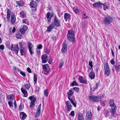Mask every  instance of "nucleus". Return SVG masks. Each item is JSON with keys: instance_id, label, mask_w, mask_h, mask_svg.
<instances>
[{"instance_id": "obj_1", "label": "nucleus", "mask_w": 120, "mask_h": 120, "mask_svg": "<svg viewBox=\"0 0 120 120\" xmlns=\"http://www.w3.org/2000/svg\"><path fill=\"white\" fill-rule=\"evenodd\" d=\"M109 106L111 107L110 111L111 114V116L114 117V114L117 109V107L114 103L113 100L112 99H110L109 101Z\"/></svg>"}, {"instance_id": "obj_2", "label": "nucleus", "mask_w": 120, "mask_h": 120, "mask_svg": "<svg viewBox=\"0 0 120 120\" xmlns=\"http://www.w3.org/2000/svg\"><path fill=\"white\" fill-rule=\"evenodd\" d=\"M74 31L72 30H68L67 35L68 40L70 41L73 42L75 40Z\"/></svg>"}, {"instance_id": "obj_3", "label": "nucleus", "mask_w": 120, "mask_h": 120, "mask_svg": "<svg viewBox=\"0 0 120 120\" xmlns=\"http://www.w3.org/2000/svg\"><path fill=\"white\" fill-rule=\"evenodd\" d=\"M113 20V18L111 16L108 15L105 17L103 22L106 25H109L112 23Z\"/></svg>"}, {"instance_id": "obj_4", "label": "nucleus", "mask_w": 120, "mask_h": 120, "mask_svg": "<svg viewBox=\"0 0 120 120\" xmlns=\"http://www.w3.org/2000/svg\"><path fill=\"white\" fill-rule=\"evenodd\" d=\"M89 99L92 101L97 102L100 100L101 98L99 96H95L94 95L90 96L89 97Z\"/></svg>"}, {"instance_id": "obj_5", "label": "nucleus", "mask_w": 120, "mask_h": 120, "mask_svg": "<svg viewBox=\"0 0 120 120\" xmlns=\"http://www.w3.org/2000/svg\"><path fill=\"white\" fill-rule=\"evenodd\" d=\"M53 23L55 26L57 27H60L61 26V23L60 20L56 16L54 18Z\"/></svg>"}, {"instance_id": "obj_6", "label": "nucleus", "mask_w": 120, "mask_h": 120, "mask_svg": "<svg viewBox=\"0 0 120 120\" xmlns=\"http://www.w3.org/2000/svg\"><path fill=\"white\" fill-rule=\"evenodd\" d=\"M42 69L44 70V71L46 72V73H44V74L46 75H47L48 73L49 72L50 68L49 65L47 64L43 65H42Z\"/></svg>"}, {"instance_id": "obj_7", "label": "nucleus", "mask_w": 120, "mask_h": 120, "mask_svg": "<svg viewBox=\"0 0 120 120\" xmlns=\"http://www.w3.org/2000/svg\"><path fill=\"white\" fill-rule=\"evenodd\" d=\"M11 49L12 51H15L17 54L19 50V49L18 44L14 45L11 44Z\"/></svg>"}, {"instance_id": "obj_8", "label": "nucleus", "mask_w": 120, "mask_h": 120, "mask_svg": "<svg viewBox=\"0 0 120 120\" xmlns=\"http://www.w3.org/2000/svg\"><path fill=\"white\" fill-rule=\"evenodd\" d=\"M67 45L65 42L62 45V47L61 52L64 53H65L67 51Z\"/></svg>"}, {"instance_id": "obj_9", "label": "nucleus", "mask_w": 120, "mask_h": 120, "mask_svg": "<svg viewBox=\"0 0 120 120\" xmlns=\"http://www.w3.org/2000/svg\"><path fill=\"white\" fill-rule=\"evenodd\" d=\"M79 80L81 83L87 84L88 83L86 79L83 78L82 76H80L79 78Z\"/></svg>"}, {"instance_id": "obj_10", "label": "nucleus", "mask_w": 120, "mask_h": 120, "mask_svg": "<svg viewBox=\"0 0 120 120\" xmlns=\"http://www.w3.org/2000/svg\"><path fill=\"white\" fill-rule=\"evenodd\" d=\"M67 106V109L69 112L72 110V106L71 105L70 102L68 101H67L65 103Z\"/></svg>"}, {"instance_id": "obj_11", "label": "nucleus", "mask_w": 120, "mask_h": 120, "mask_svg": "<svg viewBox=\"0 0 120 120\" xmlns=\"http://www.w3.org/2000/svg\"><path fill=\"white\" fill-rule=\"evenodd\" d=\"M41 59L42 63H46L48 60V56L47 55L45 54L42 55L41 56Z\"/></svg>"}, {"instance_id": "obj_12", "label": "nucleus", "mask_w": 120, "mask_h": 120, "mask_svg": "<svg viewBox=\"0 0 120 120\" xmlns=\"http://www.w3.org/2000/svg\"><path fill=\"white\" fill-rule=\"evenodd\" d=\"M74 93L73 89L72 88L70 89L67 93L68 97V99L71 98V97Z\"/></svg>"}, {"instance_id": "obj_13", "label": "nucleus", "mask_w": 120, "mask_h": 120, "mask_svg": "<svg viewBox=\"0 0 120 120\" xmlns=\"http://www.w3.org/2000/svg\"><path fill=\"white\" fill-rule=\"evenodd\" d=\"M27 29L28 27L27 26L24 25L23 26L22 28L20 29L19 30V31L22 34H24L25 31L27 30Z\"/></svg>"}, {"instance_id": "obj_14", "label": "nucleus", "mask_w": 120, "mask_h": 120, "mask_svg": "<svg viewBox=\"0 0 120 120\" xmlns=\"http://www.w3.org/2000/svg\"><path fill=\"white\" fill-rule=\"evenodd\" d=\"M46 17H47V18L48 19V23L49 24L51 19V18L52 17V15L50 14L49 12H48L46 16Z\"/></svg>"}, {"instance_id": "obj_15", "label": "nucleus", "mask_w": 120, "mask_h": 120, "mask_svg": "<svg viewBox=\"0 0 120 120\" xmlns=\"http://www.w3.org/2000/svg\"><path fill=\"white\" fill-rule=\"evenodd\" d=\"M100 83L99 82H97L95 84H93L92 85V86L90 87V88L91 90L93 89V91H94L96 89H97L98 86L99 85Z\"/></svg>"}, {"instance_id": "obj_16", "label": "nucleus", "mask_w": 120, "mask_h": 120, "mask_svg": "<svg viewBox=\"0 0 120 120\" xmlns=\"http://www.w3.org/2000/svg\"><path fill=\"white\" fill-rule=\"evenodd\" d=\"M92 116L91 111L90 110L88 111L86 115V117L88 120H90Z\"/></svg>"}, {"instance_id": "obj_17", "label": "nucleus", "mask_w": 120, "mask_h": 120, "mask_svg": "<svg viewBox=\"0 0 120 120\" xmlns=\"http://www.w3.org/2000/svg\"><path fill=\"white\" fill-rule=\"evenodd\" d=\"M41 106V104H40L38 106V109L35 115V117L36 118L38 116H39L40 114V109Z\"/></svg>"}, {"instance_id": "obj_18", "label": "nucleus", "mask_w": 120, "mask_h": 120, "mask_svg": "<svg viewBox=\"0 0 120 120\" xmlns=\"http://www.w3.org/2000/svg\"><path fill=\"white\" fill-rule=\"evenodd\" d=\"M19 116L21 120H24L26 117L27 115L23 112H21L20 113Z\"/></svg>"}, {"instance_id": "obj_19", "label": "nucleus", "mask_w": 120, "mask_h": 120, "mask_svg": "<svg viewBox=\"0 0 120 120\" xmlns=\"http://www.w3.org/2000/svg\"><path fill=\"white\" fill-rule=\"evenodd\" d=\"M15 15L12 14L11 15V23L12 24H14L15 22Z\"/></svg>"}, {"instance_id": "obj_20", "label": "nucleus", "mask_w": 120, "mask_h": 120, "mask_svg": "<svg viewBox=\"0 0 120 120\" xmlns=\"http://www.w3.org/2000/svg\"><path fill=\"white\" fill-rule=\"evenodd\" d=\"M20 53L22 56L24 55L26 52V49L24 48H22L20 49Z\"/></svg>"}, {"instance_id": "obj_21", "label": "nucleus", "mask_w": 120, "mask_h": 120, "mask_svg": "<svg viewBox=\"0 0 120 120\" xmlns=\"http://www.w3.org/2000/svg\"><path fill=\"white\" fill-rule=\"evenodd\" d=\"M55 26L52 23L48 27L47 30L48 31H50L54 28Z\"/></svg>"}, {"instance_id": "obj_22", "label": "nucleus", "mask_w": 120, "mask_h": 120, "mask_svg": "<svg viewBox=\"0 0 120 120\" xmlns=\"http://www.w3.org/2000/svg\"><path fill=\"white\" fill-rule=\"evenodd\" d=\"M64 18L65 21H66V19H71V15L69 13H66L64 14Z\"/></svg>"}, {"instance_id": "obj_23", "label": "nucleus", "mask_w": 120, "mask_h": 120, "mask_svg": "<svg viewBox=\"0 0 120 120\" xmlns=\"http://www.w3.org/2000/svg\"><path fill=\"white\" fill-rule=\"evenodd\" d=\"M19 14L20 17L22 18L26 17V13L23 11H21L19 13Z\"/></svg>"}, {"instance_id": "obj_24", "label": "nucleus", "mask_w": 120, "mask_h": 120, "mask_svg": "<svg viewBox=\"0 0 120 120\" xmlns=\"http://www.w3.org/2000/svg\"><path fill=\"white\" fill-rule=\"evenodd\" d=\"M21 90L24 96L26 97L27 96V91L25 89L22 88H21Z\"/></svg>"}, {"instance_id": "obj_25", "label": "nucleus", "mask_w": 120, "mask_h": 120, "mask_svg": "<svg viewBox=\"0 0 120 120\" xmlns=\"http://www.w3.org/2000/svg\"><path fill=\"white\" fill-rule=\"evenodd\" d=\"M89 76L90 78L91 79H93L95 77V74L93 72L91 71L90 73Z\"/></svg>"}, {"instance_id": "obj_26", "label": "nucleus", "mask_w": 120, "mask_h": 120, "mask_svg": "<svg viewBox=\"0 0 120 120\" xmlns=\"http://www.w3.org/2000/svg\"><path fill=\"white\" fill-rule=\"evenodd\" d=\"M102 5V4L100 2L94 3L93 4V5L94 7H101Z\"/></svg>"}, {"instance_id": "obj_27", "label": "nucleus", "mask_w": 120, "mask_h": 120, "mask_svg": "<svg viewBox=\"0 0 120 120\" xmlns=\"http://www.w3.org/2000/svg\"><path fill=\"white\" fill-rule=\"evenodd\" d=\"M104 70L110 69L109 66L107 63L106 62L104 64Z\"/></svg>"}, {"instance_id": "obj_28", "label": "nucleus", "mask_w": 120, "mask_h": 120, "mask_svg": "<svg viewBox=\"0 0 120 120\" xmlns=\"http://www.w3.org/2000/svg\"><path fill=\"white\" fill-rule=\"evenodd\" d=\"M111 73V71L110 69L105 70L104 74L106 76H109Z\"/></svg>"}, {"instance_id": "obj_29", "label": "nucleus", "mask_w": 120, "mask_h": 120, "mask_svg": "<svg viewBox=\"0 0 120 120\" xmlns=\"http://www.w3.org/2000/svg\"><path fill=\"white\" fill-rule=\"evenodd\" d=\"M78 119V120H84V117L81 113L79 114Z\"/></svg>"}, {"instance_id": "obj_30", "label": "nucleus", "mask_w": 120, "mask_h": 120, "mask_svg": "<svg viewBox=\"0 0 120 120\" xmlns=\"http://www.w3.org/2000/svg\"><path fill=\"white\" fill-rule=\"evenodd\" d=\"M16 3L19 6L21 7H22L24 5V3L22 0L17 1Z\"/></svg>"}, {"instance_id": "obj_31", "label": "nucleus", "mask_w": 120, "mask_h": 120, "mask_svg": "<svg viewBox=\"0 0 120 120\" xmlns=\"http://www.w3.org/2000/svg\"><path fill=\"white\" fill-rule=\"evenodd\" d=\"M37 4L35 1H32L31 2L30 5L31 7L33 8H35L37 6Z\"/></svg>"}, {"instance_id": "obj_32", "label": "nucleus", "mask_w": 120, "mask_h": 120, "mask_svg": "<svg viewBox=\"0 0 120 120\" xmlns=\"http://www.w3.org/2000/svg\"><path fill=\"white\" fill-rule=\"evenodd\" d=\"M114 67H115L117 71H120V65L117 64L116 65H114Z\"/></svg>"}, {"instance_id": "obj_33", "label": "nucleus", "mask_w": 120, "mask_h": 120, "mask_svg": "<svg viewBox=\"0 0 120 120\" xmlns=\"http://www.w3.org/2000/svg\"><path fill=\"white\" fill-rule=\"evenodd\" d=\"M70 101L71 104L74 106L75 107H76L77 102L76 101L74 102V101L71 98L68 99Z\"/></svg>"}, {"instance_id": "obj_34", "label": "nucleus", "mask_w": 120, "mask_h": 120, "mask_svg": "<svg viewBox=\"0 0 120 120\" xmlns=\"http://www.w3.org/2000/svg\"><path fill=\"white\" fill-rule=\"evenodd\" d=\"M29 98L30 100H31V102H34L36 100V98H35L33 96H30Z\"/></svg>"}, {"instance_id": "obj_35", "label": "nucleus", "mask_w": 120, "mask_h": 120, "mask_svg": "<svg viewBox=\"0 0 120 120\" xmlns=\"http://www.w3.org/2000/svg\"><path fill=\"white\" fill-rule=\"evenodd\" d=\"M7 98L8 100H13L14 96L12 95H8L7 96Z\"/></svg>"}, {"instance_id": "obj_36", "label": "nucleus", "mask_w": 120, "mask_h": 120, "mask_svg": "<svg viewBox=\"0 0 120 120\" xmlns=\"http://www.w3.org/2000/svg\"><path fill=\"white\" fill-rule=\"evenodd\" d=\"M16 36L17 38L21 39L22 38V34L19 33H17L16 34Z\"/></svg>"}, {"instance_id": "obj_37", "label": "nucleus", "mask_w": 120, "mask_h": 120, "mask_svg": "<svg viewBox=\"0 0 120 120\" xmlns=\"http://www.w3.org/2000/svg\"><path fill=\"white\" fill-rule=\"evenodd\" d=\"M28 47L29 49H32L33 46L31 43L29 42L28 44Z\"/></svg>"}, {"instance_id": "obj_38", "label": "nucleus", "mask_w": 120, "mask_h": 120, "mask_svg": "<svg viewBox=\"0 0 120 120\" xmlns=\"http://www.w3.org/2000/svg\"><path fill=\"white\" fill-rule=\"evenodd\" d=\"M34 80L35 83H36L37 81V75L36 74H34Z\"/></svg>"}, {"instance_id": "obj_39", "label": "nucleus", "mask_w": 120, "mask_h": 120, "mask_svg": "<svg viewBox=\"0 0 120 120\" xmlns=\"http://www.w3.org/2000/svg\"><path fill=\"white\" fill-rule=\"evenodd\" d=\"M89 65L90 66V69H91L93 67V65H92V61H91L90 60L89 61Z\"/></svg>"}, {"instance_id": "obj_40", "label": "nucleus", "mask_w": 120, "mask_h": 120, "mask_svg": "<svg viewBox=\"0 0 120 120\" xmlns=\"http://www.w3.org/2000/svg\"><path fill=\"white\" fill-rule=\"evenodd\" d=\"M47 91L48 90L47 89H46L44 90V94L45 96L46 97H47L48 96Z\"/></svg>"}, {"instance_id": "obj_41", "label": "nucleus", "mask_w": 120, "mask_h": 120, "mask_svg": "<svg viewBox=\"0 0 120 120\" xmlns=\"http://www.w3.org/2000/svg\"><path fill=\"white\" fill-rule=\"evenodd\" d=\"M106 103L105 101H102L101 102V105L103 107H104Z\"/></svg>"}, {"instance_id": "obj_42", "label": "nucleus", "mask_w": 120, "mask_h": 120, "mask_svg": "<svg viewBox=\"0 0 120 120\" xmlns=\"http://www.w3.org/2000/svg\"><path fill=\"white\" fill-rule=\"evenodd\" d=\"M30 87V85L29 84H27L25 85V87L27 89H28Z\"/></svg>"}, {"instance_id": "obj_43", "label": "nucleus", "mask_w": 120, "mask_h": 120, "mask_svg": "<svg viewBox=\"0 0 120 120\" xmlns=\"http://www.w3.org/2000/svg\"><path fill=\"white\" fill-rule=\"evenodd\" d=\"M73 89V90H74L77 92H78L79 91V89L78 87H74L72 88Z\"/></svg>"}, {"instance_id": "obj_44", "label": "nucleus", "mask_w": 120, "mask_h": 120, "mask_svg": "<svg viewBox=\"0 0 120 120\" xmlns=\"http://www.w3.org/2000/svg\"><path fill=\"white\" fill-rule=\"evenodd\" d=\"M78 84L75 81H74L72 82L71 84V85L72 86L75 85H76Z\"/></svg>"}, {"instance_id": "obj_45", "label": "nucleus", "mask_w": 120, "mask_h": 120, "mask_svg": "<svg viewBox=\"0 0 120 120\" xmlns=\"http://www.w3.org/2000/svg\"><path fill=\"white\" fill-rule=\"evenodd\" d=\"M103 6L104 9V10H106V9H108L109 8V7L108 6H107L106 5H104L103 4Z\"/></svg>"}, {"instance_id": "obj_46", "label": "nucleus", "mask_w": 120, "mask_h": 120, "mask_svg": "<svg viewBox=\"0 0 120 120\" xmlns=\"http://www.w3.org/2000/svg\"><path fill=\"white\" fill-rule=\"evenodd\" d=\"M27 22V19H24L22 20V23H23L26 24V22Z\"/></svg>"}, {"instance_id": "obj_47", "label": "nucleus", "mask_w": 120, "mask_h": 120, "mask_svg": "<svg viewBox=\"0 0 120 120\" xmlns=\"http://www.w3.org/2000/svg\"><path fill=\"white\" fill-rule=\"evenodd\" d=\"M105 116L106 117H107L109 115L108 112V111H106L105 113L104 114Z\"/></svg>"}, {"instance_id": "obj_48", "label": "nucleus", "mask_w": 120, "mask_h": 120, "mask_svg": "<svg viewBox=\"0 0 120 120\" xmlns=\"http://www.w3.org/2000/svg\"><path fill=\"white\" fill-rule=\"evenodd\" d=\"M42 47V46L41 44H39L37 48L39 49H41Z\"/></svg>"}, {"instance_id": "obj_49", "label": "nucleus", "mask_w": 120, "mask_h": 120, "mask_svg": "<svg viewBox=\"0 0 120 120\" xmlns=\"http://www.w3.org/2000/svg\"><path fill=\"white\" fill-rule=\"evenodd\" d=\"M20 74L23 77H25L26 76V74L25 73L23 72L22 71H20Z\"/></svg>"}, {"instance_id": "obj_50", "label": "nucleus", "mask_w": 120, "mask_h": 120, "mask_svg": "<svg viewBox=\"0 0 120 120\" xmlns=\"http://www.w3.org/2000/svg\"><path fill=\"white\" fill-rule=\"evenodd\" d=\"M64 62L63 61H61L60 64V68L64 64Z\"/></svg>"}, {"instance_id": "obj_51", "label": "nucleus", "mask_w": 120, "mask_h": 120, "mask_svg": "<svg viewBox=\"0 0 120 120\" xmlns=\"http://www.w3.org/2000/svg\"><path fill=\"white\" fill-rule=\"evenodd\" d=\"M75 113L74 112V111H71V112L70 113V115L71 116H73L75 115L74 114Z\"/></svg>"}, {"instance_id": "obj_52", "label": "nucleus", "mask_w": 120, "mask_h": 120, "mask_svg": "<svg viewBox=\"0 0 120 120\" xmlns=\"http://www.w3.org/2000/svg\"><path fill=\"white\" fill-rule=\"evenodd\" d=\"M33 50V49H29V52L31 55L34 54Z\"/></svg>"}, {"instance_id": "obj_53", "label": "nucleus", "mask_w": 120, "mask_h": 120, "mask_svg": "<svg viewBox=\"0 0 120 120\" xmlns=\"http://www.w3.org/2000/svg\"><path fill=\"white\" fill-rule=\"evenodd\" d=\"M13 70L17 72H19V70L16 68L15 67L13 68Z\"/></svg>"}, {"instance_id": "obj_54", "label": "nucleus", "mask_w": 120, "mask_h": 120, "mask_svg": "<svg viewBox=\"0 0 120 120\" xmlns=\"http://www.w3.org/2000/svg\"><path fill=\"white\" fill-rule=\"evenodd\" d=\"M8 104L10 107H13L11 101H9L8 102Z\"/></svg>"}, {"instance_id": "obj_55", "label": "nucleus", "mask_w": 120, "mask_h": 120, "mask_svg": "<svg viewBox=\"0 0 120 120\" xmlns=\"http://www.w3.org/2000/svg\"><path fill=\"white\" fill-rule=\"evenodd\" d=\"M7 15H11V12L9 9H8L7 11Z\"/></svg>"}, {"instance_id": "obj_56", "label": "nucleus", "mask_w": 120, "mask_h": 120, "mask_svg": "<svg viewBox=\"0 0 120 120\" xmlns=\"http://www.w3.org/2000/svg\"><path fill=\"white\" fill-rule=\"evenodd\" d=\"M110 63L112 64H115V62L113 59H112L110 61Z\"/></svg>"}, {"instance_id": "obj_57", "label": "nucleus", "mask_w": 120, "mask_h": 120, "mask_svg": "<svg viewBox=\"0 0 120 120\" xmlns=\"http://www.w3.org/2000/svg\"><path fill=\"white\" fill-rule=\"evenodd\" d=\"M45 51L47 54H48L50 53V50L49 49H46Z\"/></svg>"}, {"instance_id": "obj_58", "label": "nucleus", "mask_w": 120, "mask_h": 120, "mask_svg": "<svg viewBox=\"0 0 120 120\" xmlns=\"http://www.w3.org/2000/svg\"><path fill=\"white\" fill-rule=\"evenodd\" d=\"M34 105V102H31V104L30 105V107H32Z\"/></svg>"}, {"instance_id": "obj_59", "label": "nucleus", "mask_w": 120, "mask_h": 120, "mask_svg": "<svg viewBox=\"0 0 120 120\" xmlns=\"http://www.w3.org/2000/svg\"><path fill=\"white\" fill-rule=\"evenodd\" d=\"M74 11L76 13H77L79 12V10L77 9H74Z\"/></svg>"}, {"instance_id": "obj_60", "label": "nucleus", "mask_w": 120, "mask_h": 120, "mask_svg": "<svg viewBox=\"0 0 120 120\" xmlns=\"http://www.w3.org/2000/svg\"><path fill=\"white\" fill-rule=\"evenodd\" d=\"M86 16V14H84L83 15V18L84 19H87L88 18V17L87 16Z\"/></svg>"}, {"instance_id": "obj_61", "label": "nucleus", "mask_w": 120, "mask_h": 120, "mask_svg": "<svg viewBox=\"0 0 120 120\" xmlns=\"http://www.w3.org/2000/svg\"><path fill=\"white\" fill-rule=\"evenodd\" d=\"M4 49V46L3 45H1L0 46V49L3 50Z\"/></svg>"}, {"instance_id": "obj_62", "label": "nucleus", "mask_w": 120, "mask_h": 120, "mask_svg": "<svg viewBox=\"0 0 120 120\" xmlns=\"http://www.w3.org/2000/svg\"><path fill=\"white\" fill-rule=\"evenodd\" d=\"M27 70L28 72L29 73H31V71L30 69L29 68H27Z\"/></svg>"}, {"instance_id": "obj_63", "label": "nucleus", "mask_w": 120, "mask_h": 120, "mask_svg": "<svg viewBox=\"0 0 120 120\" xmlns=\"http://www.w3.org/2000/svg\"><path fill=\"white\" fill-rule=\"evenodd\" d=\"M40 49L37 48L36 49L37 52L38 53H40Z\"/></svg>"}, {"instance_id": "obj_64", "label": "nucleus", "mask_w": 120, "mask_h": 120, "mask_svg": "<svg viewBox=\"0 0 120 120\" xmlns=\"http://www.w3.org/2000/svg\"><path fill=\"white\" fill-rule=\"evenodd\" d=\"M19 46L20 48V49L21 48H22V44L21 43V42H19Z\"/></svg>"}]
</instances>
